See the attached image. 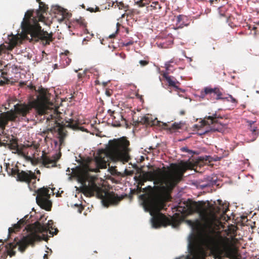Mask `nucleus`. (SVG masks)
I'll return each mask as SVG.
<instances>
[{
	"mask_svg": "<svg viewBox=\"0 0 259 259\" xmlns=\"http://www.w3.org/2000/svg\"><path fill=\"white\" fill-rule=\"evenodd\" d=\"M21 228V226L17 222V223L14 224L12 227H10L9 228V235H10L13 233H15L16 232L19 231Z\"/></svg>",
	"mask_w": 259,
	"mask_h": 259,
	"instance_id": "obj_24",
	"label": "nucleus"
},
{
	"mask_svg": "<svg viewBox=\"0 0 259 259\" xmlns=\"http://www.w3.org/2000/svg\"><path fill=\"white\" fill-rule=\"evenodd\" d=\"M96 11H99V8L98 7H97L96 8Z\"/></svg>",
	"mask_w": 259,
	"mask_h": 259,
	"instance_id": "obj_54",
	"label": "nucleus"
},
{
	"mask_svg": "<svg viewBox=\"0 0 259 259\" xmlns=\"http://www.w3.org/2000/svg\"><path fill=\"white\" fill-rule=\"evenodd\" d=\"M57 143H58L57 141H55V145H57Z\"/></svg>",
	"mask_w": 259,
	"mask_h": 259,
	"instance_id": "obj_56",
	"label": "nucleus"
},
{
	"mask_svg": "<svg viewBox=\"0 0 259 259\" xmlns=\"http://www.w3.org/2000/svg\"><path fill=\"white\" fill-rule=\"evenodd\" d=\"M28 215H25L23 218L22 219H20L18 223L20 224V225L21 226V228L22 226H24L27 224V222L28 221Z\"/></svg>",
	"mask_w": 259,
	"mask_h": 259,
	"instance_id": "obj_29",
	"label": "nucleus"
},
{
	"mask_svg": "<svg viewBox=\"0 0 259 259\" xmlns=\"http://www.w3.org/2000/svg\"><path fill=\"white\" fill-rule=\"evenodd\" d=\"M143 189V188H142V186H140V187H137V189L139 191V192H142Z\"/></svg>",
	"mask_w": 259,
	"mask_h": 259,
	"instance_id": "obj_39",
	"label": "nucleus"
},
{
	"mask_svg": "<svg viewBox=\"0 0 259 259\" xmlns=\"http://www.w3.org/2000/svg\"><path fill=\"white\" fill-rule=\"evenodd\" d=\"M34 172V174H38V175H40V170H38V169H36V170H35V172Z\"/></svg>",
	"mask_w": 259,
	"mask_h": 259,
	"instance_id": "obj_40",
	"label": "nucleus"
},
{
	"mask_svg": "<svg viewBox=\"0 0 259 259\" xmlns=\"http://www.w3.org/2000/svg\"><path fill=\"white\" fill-rule=\"evenodd\" d=\"M70 54L69 51L66 50L65 52L61 54V57L63 58V57H66Z\"/></svg>",
	"mask_w": 259,
	"mask_h": 259,
	"instance_id": "obj_35",
	"label": "nucleus"
},
{
	"mask_svg": "<svg viewBox=\"0 0 259 259\" xmlns=\"http://www.w3.org/2000/svg\"><path fill=\"white\" fill-rule=\"evenodd\" d=\"M17 244H15L14 242L9 243L7 244L5 247L8 254L10 256L12 257L14 256L16 254V251L14 249L16 247Z\"/></svg>",
	"mask_w": 259,
	"mask_h": 259,
	"instance_id": "obj_19",
	"label": "nucleus"
},
{
	"mask_svg": "<svg viewBox=\"0 0 259 259\" xmlns=\"http://www.w3.org/2000/svg\"><path fill=\"white\" fill-rule=\"evenodd\" d=\"M226 99H227L228 101H231L232 103H236L237 102V100L230 95H229V97L226 98Z\"/></svg>",
	"mask_w": 259,
	"mask_h": 259,
	"instance_id": "obj_30",
	"label": "nucleus"
},
{
	"mask_svg": "<svg viewBox=\"0 0 259 259\" xmlns=\"http://www.w3.org/2000/svg\"><path fill=\"white\" fill-rule=\"evenodd\" d=\"M232 35L228 33L224 35V40L225 42L230 43L232 41Z\"/></svg>",
	"mask_w": 259,
	"mask_h": 259,
	"instance_id": "obj_27",
	"label": "nucleus"
},
{
	"mask_svg": "<svg viewBox=\"0 0 259 259\" xmlns=\"http://www.w3.org/2000/svg\"><path fill=\"white\" fill-rule=\"evenodd\" d=\"M79 212L81 213V210H79Z\"/></svg>",
	"mask_w": 259,
	"mask_h": 259,
	"instance_id": "obj_60",
	"label": "nucleus"
},
{
	"mask_svg": "<svg viewBox=\"0 0 259 259\" xmlns=\"http://www.w3.org/2000/svg\"><path fill=\"white\" fill-rule=\"evenodd\" d=\"M96 84H99V81H98V80H96Z\"/></svg>",
	"mask_w": 259,
	"mask_h": 259,
	"instance_id": "obj_52",
	"label": "nucleus"
},
{
	"mask_svg": "<svg viewBox=\"0 0 259 259\" xmlns=\"http://www.w3.org/2000/svg\"><path fill=\"white\" fill-rule=\"evenodd\" d=\"M50 223L52 224L51 220L48 221L47 226L42 225L38 221L34 224L28 225L26 229L30 233L24 237L21 240L15 243V244L19 246L18 249L19 251L21 252H24L29 245H33L35 242L42 240V238L38 233H47L49 230L50 234L53 235L57 234L58 232L57 229H54V232H52V231L50 230V228L53 230L52 227L50 226L51 225Z\"/></svg>",
	"mask_w": 259,
	"mask_h": 259,
	"instance_id": "obj_6",
	"label": "nucleus"
},
{
	"mask_svg": "<svg viewBox=\"0 0 259 259\" xmlns=\"http://www.w3.org/2000/svg\"><path fill=\"white\" fill-rule=\"evenodd\" d=\"M38 4V10L35 12L34 10H29L25 13L21 26L22 31L26 34H30L32 40L35 41L41 40L43 45H48L54 39L53 33H48V32L41 30L38 22L45 21V17L43 13H46L49 8L42 2Z\"/></svg>",
	"mask_w": 259,
	"mask_h": 259,
	"instance_id": "obj_4",
	"label": "nucleus"
},
{
	"mask_svg": "<svg viewBox=\"0 0 259 259\" xmlns=\"http://www.w3.org/2000/svg\"><path fill=\"white\" fill-rule=\"evenodd\" d=\"M130 141L125 137L110 140L105 150L98 151L97 156L89 162L84 169L78 175L79 182L82 185L83 192L87 195H96L102 200L105 206L117 205L122 199L113 192L105 190L98 187L95 183L96 178L89 174V172H98L100 169L106 168L110 160L119 161L123 163L130 159Z\"/></svg>",
	"mask_w": 259,
	"mask_h": 259,
	"instance_id": "obj_1",
	"label": "nucleus"
},
{
	"mask_svg": "<svg viewBox=\"0 0 259 259\" xmlns=\"http://www.w3.org/2000/svg\"><path fill=\"white\" fill-rule=\"evenodd\" d=\"M181 150L183 152H188L189 153H193L192 151L188 149V148L187 147H182L181 148Z\"/></svg>",
	"mask_w": 259,
	"mask_h": 259,
	"instance_id": "obj_32",
	"label": "nucleus"
},
{
	"mask_svg": "<svg viewBox=\"0 0 259 259\" xmlns=\"http://www.w3.org/2000/svg\"><path fill=\"white\" fill-rule=\"evenodd\" d=\"M59 139V143H60V146H62L64 144V140H65V138H58Z\"/></svg>",
	"mask_w": 259,
	"mask_h": 259,
	"instance_id": "obj_36",
	"label": "nucleus"
},
{
	"mask_svg": "<svg viewBox=\"0 0 259 259\" xmlns=\"http://www.w3.org/2000/svg\"><path fill=\"white\" fill-rule=\"evenodd\" d=\"M253 29H257V28H256V27H254L253 28Z\"/></svg>",
	"mask_w": 259,
	"mask_h": 259,
	"instance_id": "obj_57",
	"label": "nucleus"
},
{
	"mask_svg": "<svg viewBox=\"0 0 259 259\" xmlns=\"http://www.w3.org/2000/svg\"><path fill=\"white\" fill-rule=\"evenodd\" d=\"M215 1H217L218 0H214Z\"/></svg>",
	"mask_w": 259,
	"mask_h": 259,
	"instance_id": "obj_62",
	"label": "nucleus"
},
{
	"mask_svg": "<svg viewBox=\"0 0 259 259\" xmlns=\"http://www.w3.org/2000/svg\"><path fill=\"white\" fill-rule=\"evenodd\" d=\"M0 242H2V240L0 239Z\"/></svg>",
	"mask_w": 259,
	"mask_h": 259,
	"instance_id": "obj_58",
	"label": "nucleus"
},
{
	"mask_svg": "<svg viewBox=\"0 0 259 259\" xmlns=\"http://www.w3.org/2000/svg\"><path fill=\"white\" fill-rule=\"evenodd\" d=\"M169 224H170V220L161 213L152 219V225L155 228L162 226H166Z\"/></svg>",
	"mask_w": 259,
	"mask_h": 259,
	"instance_id": "obj_13",
	"label": "nucleus"
},
{
	"mask_svg": "<svg viewBox=\"0 0 259 259\" xmlns=\"http://www.w3.org/2000/svg\"><path fill=\"white\" fill-rule=\"evenodd\" d=\"M163 40H164L162 39V41H161L157 42L156 44L158 47H160L161 48H166L168 47V45L171 44V41H169L168 44H166Z\"/></svg>",
	"mask_w": 259,
	"mask_h": 259,
	"instance_id": "obj_26",
	"label": "nucleus"
},
{
	"mask_svg": "<svg viewBox=\"0 0 259 259\" xmlns=\"http://www.w3.org/2000/svg\"><path fill=\"white\" fill-rule=\"evenodd\" d=\"M84 74H85L84 72H83V73H78L77 76H78V78L79 79L82 78Z\"/></svg>",
	"mask_w": 259,
	"mask_h": 259,
	"instance_id": "obj_37",
	"label": "nucleus"
},
{
	"mask_svg": "<svg viewBox=\"0 0 259 259\" xmlns=\"http://www.w3.org/2000/svg\"><path fill=\"white\" fill-rule=\"evenodd\" d=\"M153 187L148 186L143 189L142 192L153 193L145 196L143 200L144 206L146 209L153 211H159L162 209L164 206V203L167 197L169 195L171 191H168L166 193H163L156 190Z\"/></svg>",
	"mask_w": 259,
	"mask_h": 259,
	"instance_id": "obj_7",
	"label": "nucleus"
},
{
	"mask_svg": "<svg viewBox=\"0 0 259 259\" xmlns=\"http://www.w3.org/2000/svg\"><path fill=\"white\" fill-rule=\"evenodd\" d=\"M47 254H45L44 256V258H47Z\"/></svg>",
	"mask_w": 259,
	"mask_h": 259,
	"instance_id": "obj_50",
	"label": "nucleus"
},
{
	"mask_svg": "<svg viewBox=\"0 0 259 259\" xmlns=\"http://www.w3.org/2000/svg\"><path fill=\"white\" fill-rule=\"evenodd\" d=\"M143 176L147 181H153L155 188L163 193L172 191L182 179L183 174L178 169H156L144 172Z\"/></svg>",
	"mask_w": 259,
	"mask_h": 259,
	"instance_id": "obj_5",
	"label": "nucleus"
},
{
	"mask_svg": "<svg viewBox=\"0 0 259 259\" xmlns=\"http://www.w3.org/2000/svg\"><path fill=\"white\" fill-rule=\"evenodd\" d=\"M115 36V34H112L109 35L110 38H113Z\"/></svg>",
	"mask_w": 259,
	"mask_h": 259,
	"instance_id": "obj_45",
	"label": "nucleus"
},
{
	"mask_svg": "<svg viewBox=\"0 0 259 259\" xmlns=\"http://www.w3.org/2000/svg\"><path fill=\"white\" fill-rule=\"evenodd\" d=\"M16 101V99L8 98L7 100V103L3 104V106L4 107L5 110H7L9 109L11 107V104H13Z\"/></svg>",
	"mask_w": 259,
	"mask_h": 259,
	"instance_id": "obj_25",
	"label": "nucleus"
},
{
	"mask_svg": "<svg viewBox=\"0 0 259 259\" xmlns=\"http://www.w3.org/2000/svg\"><path fill=\"white\" fill-rule=\"evenodd\" d=\"M6 170L8 174L15 177L17 181L25 182L29 186L31 182L33 184L35 183L37 177L34 172L31 170H20L16 165L12 167L9 165L7 166Z\"/></svg>",
	"mask_w": 259,
	"mask_h": 259,
	"instance_id": "obj_8",
	"label": "nucleus"
},
{
	"mask_svg": "<svg viewBox=\"0 0 259 259\" xmlns=\"http://www.w3.org/2000/svg\"><path fill=\"white\" fill-rule=\"evenodd\" d=\"M151 7L153 10H157L161 9V7L158 2H152L151 4Z\"/></svg>",
	"mask_w": 259,
	"mask_h": 259,
	"instance_id": "obj_28",
	"label": "nucleus"
},
{
	"mask_svg": "<svg viewBox=\"0 0 259 259\" xmlns=\"http://www.w3.org/2000/svg\"><path fill=\"white\" fill-rule=\"evenodd\" d=\"M139 3V5L140 7H143L145 6V4H144L142 1H140Z\"/></svg>",
	"mask_w": 259,
	"mask_h": 259,
	"instance_id": "obj_41",
	"label": "nucleus"
},
{
	"mask_svg": "<svg viewBox=\"0 0 259 259\" xmlns=\"http://www.w3.org/2000/svg\"><path fill=\"white\" fill-rule=\"evenodd\" d=\"M112 91L109 89H106L105 91V94L107 97H110L112 94Z\"/></svg>",
	"mask_w": 259,
	"mask_h": 259,
	"instance_id": "obj_33",
	"label": "nucleus"
},
{
	"mask_svg": "<svg viewBox=\"0 0 259 259\" xmlns=\"http://www.w3.org/2000/svg\"><path fill=\"white\" fill-rule=\"evenodd\" d=\"M250 125V131L251 132L252 139L251 141H254L258 135V132L257 127L252 126V124L254 123L253 121H249L248 122Z\"/></svg>",
	"mask_w": 259,
	"mask_h": 259,
	"instance_id": "obj_20",
	"label": "nucleus"
},
{
	"mask_svg": "<svg viewBox=\"0 0 259 259\" xmlns=\"http://www.w3.org/2000/svg\"><path fill=\"white\" fill-rule=\"evenodd\" d=\"M5 84V82L2 81V80H0V85H4Z\"/></svg>",
	"mask_w": 259,
	"mask_h": 259,
	"instance_id": "obj_47",
	"label": "nucleus"
},
{
	"mask_svg": "<svg viewBox=\"0 0 259 259\" xmlns=\"http://www.w3.org/2000/svg\"><path fill=\"white\" fill-rule=\"evenodd\" d=\"M223 89L219 87L212 88L210 87H206L203 88L198 95L202 100L207 99L212 102L223 99L222 98Z\"/></svg>",
	"mask_w": 259,
	"mask_h": 259,
	"instance_id": "obj_9",
	"label": "nucleus"
},
{
	"mask_svg": "<svg viewBox=\"0 0 259 259\" xmlns=\"http://www.w3.org/2000/svg\"><path fill=\"white\" fill-rule=\"evenodd\" d=\"M66 123H67L65 125L66 127L71 128L73 130H76L78 128V122L77 120L73 118H68L65 119Z\"/></svg>",
	"mask_w": 259,
	"mask_h": 259,
	"instance_id": "obj_18",
	"label": "nucleus"
},
{
	"mask_svg": "<svg viewBox=\"0 0 259 259\" xmlns=\"http://www.w3.org/2000/svg\"><path fill=\"white\" fill-rule=\"evenodd\" d=\"M163 77L167 81L169 87H172L177 90H179V88L177 84H180L178 81H176V79L173 76H170L168 75L167 73H164L163 74Z\"/></svg>",
	"mask_w": 259,
	"mask_h": 259,
	"instance_id": "obj_17",
	"label": "nucleus"
},
{
	"mask_svg": "<svg viewBox=\"0 0 259 259\" xmlns=\"http://www.w3.org/2000/svg\"><path fill=\"white\" fill-rule=\"evenodd\" d=\"M176 259H181V258H177Z\"/></svg>",
	"mask_w": 259,
	"mask_h": 259,
	"instance_id": "obj_61",
	"label": "nucleus"
},
{
	"mask_svg": "<svg viewBox=\"0 0 259 259\" xmlns=\"http://www.w3.org/2000/svg\"><path fill=\"white\" fill-rule=\"evenodd\" d=\"M165 127L169 130L170 132H175L181 128L182 123L175 122L172 123L170 126H168L166 123L164 124Z\"/></svg>",
	"mask_w": 259,
	"mask_h": 259,
	"instance_id": "obj_21",
	"label": "nucleus"
},
{
	"mask_svg": "<svg viewBox=\"0 0 259 259\" xmlns=\"http://www.w3.org/2000/svg\"><path fill=\"white\" fill-rule=\"evenodd\" d=\"M214 2V0H209V2L210 3V5H212Z\"/></svg>",
	"mask_w": 259,
	"mask_h": 259,
	"instance_id": "obj_48",
	"label": "nucleus"
},
{
	"mask_svg": "<svg viewBox=\"0 0 259 259\" xmlns=\"http://www.w3.org/2000/svg\"><path fill=\"white\" fill-rule=\"evenodd\" d=\"M108 113L110 115L112 119V124L114 126H120L121 125L120 121L124 120L123 116L120 112H115L109 109L108 110Z\"/></svg>",
	"mask_w": 259,
	"mask_h": 259,
	"instance_id": "obj_14",
	"label": "nucleus"
},
{
	"mask_svg": "<svg viewBox=\"0 0 259 259\" xmlns=\"http://www.w3.org/2000/svg\"><path fill=\"white\" fill-rule=\"evenodd\" d=\"M30 89L35 91V95H30L28 98L27 103H17L14 106V109L4 112L0 114V128L5 129L9 121H15L20 117H26L34 109L35 117L38 118L39 116L44 115L47 121L53 120L56 126L58 128L51 127L43 131L41 135L45 138H50V133L54 134L58 132V138H65L66 136V131H65L62 125L58 122L60 120V114L57 109L50 108V106L53 105L50 100L51 94L47 90L36 87L32 84L29 86Z\"/></svg>",
	"mask_w": 259,
	"mask_h": 259,
	"instance_id": "obj_3",
	"label": "nucleus"
},
{
	"mask_svg": "<svg viewBox=\"0 0 259 259\" xmlns=\"http://www.w3.org/2000/svg\"><path fill=\"white\" fill-rule=\"evenodd\" d=\"M48 188H42L38 189L36 192L37 193L36 197V201L37 204L42 209L49 211L51 209L52 202L50 200V194Z\"/></svg>",
	"mask_w": 259,
	"mask_h": 259,
	"instance_id": "obj_10",
	"label": "nucleus"
},
{
	"mask_svg": "<svg viewBox=\"0 0 259 259\" xmlns=\"http://www.w3.org/2000/svg\"><path fill=\"white\" fill-rule=\"evenodd\" d=\"M139 63L142 66H145L148 64L149 62L146 60H140Z\"/></svg>",
	"mask_w": 259,
	"mask_h": 259,
	"instance_id": "obj_31",
	"label": "nucleus"
},
{
	"mask_svg": "<svg viewBox=\"0 0 259 259\" xmlns=\"http://www.w3.org/2000/svg\"><path fill=\"white\" fill-rule=\"evenodd\" d=\"M60 155L55 154L52 157L47 156L45 154H43L41 157V160L43 165L47 168H51L56 167L57 162L60 159Z\"/></svg>",
	"mask_w": 259,
	"mask_h": 259,
	"instance_id": "obj_12",
	"label": "nucleus"
},
{
	"mask_svg": "<svg viewBox=\"0 0 259 259\" xmlns=\"http://www.w3.org/2000/svg\"><path fill=\"white\" fill-rule=\"evenodd\" d=\"M137 122L138 123L150 126L157 125L159 122L158 120L153 121L150 118V117L146 116L140 117L138 118Z\"/></svg>",
	"mask_w": 259,
	"mask_h": 259,
	"instance_id": "obj_16",
	"label": "nucleus"
},
{
	"mask_svg": "<svg viewBox=\"0 0 259 259\" xmlns=\"http://www.w3.org/2000/svg\"><path fill=\"white\" fill-rule=\"evenodd\" d=\"M208 132V131H205V132H204L203 133H199V134L200 135H204V134L207 133Z\"/></svg>",
	"mask_w": 259,
	"mask_h": 259,
	"instance_id": "obj_43",
	"label": "nucleus"
},
{
	"mask_svg": "<svg viewBox=\"0 0 259 259\" xmlns=\"http://www.w3.org/2000/svg\"><path fill=\"white\" fill-rule=\"evenodd\" d=\"M103 84L104 86H105L106 85L107 83L106 82H103Z\"/></svg>",
	"mask_w": 259,
	"mask_h": 259,
	"instance_id": "obj_53",
	"label": "nucleus"
},
{
	"mask_svg": "<svg viewBox=\"0 0 259 259\" xmlns=\"http://www.w3.org/2000/svg\"><path fill=\"white\" fill-rule=\"evenodd\" d=\"M121 58H122V59H125L126 58V55L125 54H123V53H120L119 54Z\"/></svg>",
	"mask_w": 259,
	"mask_h": 259,
	"instance_id": "obj_38",
	"label": "nucleus"
},
{
	"mask_svg": "<svg viewBox=\"0 0 259 259\" xmlns=\"http://www.w3.org/2000/svg\"><path fill=\"white\" fill-rule=\"evenodd\" d=\"M208 186V184H204V185H201V186L202 187V188H205V187H206Z\"/></svg>",
	"mask_w": 259,
	"mask_h": 259,
	"instance_id": "obj_46",
	"label": "nucleus"
},
{
	"mask_svg": "<svg viewBox=\"0 0 259 259\" xmlns=\"http://www.w3.org/2000/svg\"><path fill=\"white\" fill-rule=\"evenodd\" d=\"M134 41L133 40H130L125 41L123 43V45L124 46H128L133 45Z\"/></svg>",
	"mask_w": 259,
	"mask_h": 259,
	"instance_id": "obj_34",
	"label": "nucleus"
},
{
	"mask_svg": "<svg viewBox=\"0 0 259 259\" xmlns=\"http://www.w3.org/2000/svg\"><path fill=\"white\" fill-rule=\"evenodd\" d=\"M181 15H179L178 17H177V19H178V22H180V20H181Z\"/></svg>",
	"mask_w": 259,
	"mask_h": 259,
	"instance_id": "obj_44",
	"label": "nucleus"
},
{
	"mask_svg": "<svg viewBox=\"0 0 259 259\" xmlns=\"http://www.w3.org/2000/svg\"><path fill=\"white\" fill-rule=\"evenodd\" d=\"M190 209L193 212H199L201 211L202 206L201 205L196 202H193L190 204Z\"/></svg>",
	"mask_w": 259,
	"mask_h": 259,
	"instance_id": "obj_22",
	"label": "nucleus"
},
{
	"mask_svg": "<svg viewBox=\"0 0 259 259\" xmlns=\"http://www.w3.org/2000/svg\"><path fill=\"white\" fill-rule=\"evenodd\" d=\"M134 179L136 182L137 183L138 187H140V186H143L144 185V183L147 181L143 175H140L138 177H135Z\"/></svg>",
	"mask_w": 259,
	"mask_h": 259,
	"instance_id": "obj_23",
	"label": "nucleus"
},
{
	"mask_svg": "<svg viewBox=\"0 0 259 259\" xmlns=\"http://www.w3.org/2000/svg\"><path fill=\"white\" fill-rule=\"evenodd\" d=\"M184 114H185V111H181V115H184Z\"/></svg>",
	"mask_w": 259,
	"mask_h": 259,
	"instance_id": "obj_49",
	"label": "nucleus"
},
{
	"mask_svg": "<svg viewBox=\"0 0 259 259\" xmlns=\"http://www.w3.org/2000/svg\"><path fill=\"white\" fill-rule=\"evenodd\" d=\"M36 2H37V3H39V2H41V1H40V0H36Z\"/></svg>",
	"mask_w": 259,
	"mask_h": 259,
	"instance_id": "obj_55",
	"label": "nucleus"
},
{
	"mask_svg": "<svg viewBox=\"0 0 259 259\" xmlns=\"http://www.w3.org/2000/svg\"><path fill=\"white\" fill-rule=\"evenodd\" d=\"M68 60V63H69V62H70V59H69V58H67ZM67 63H68V61L66 62Z\"/></svg>",
	"mask_w": 259,
	"mask_h": 259,
	"instance_id": "obj_51",
	"label": "nucleus"
},
{
	"mask_svg": "<svg viewBox=\"0 0 259 259\" xmlns=\"http://www.w3.org/2000/svg\"><path fill=\"white\" fill-rule=\"evenodd\" d=\"M88 10L90 11L91 12H95L94 8H90L88 9Z\"/></svg>",
	"mask_w": 259,
	"mask_h": 259,
	"instance_id": "obj_42",
	"label": "nucleus"
},
{
	"mask_svg": "<svg viewBox=\"0 0 259 259\" xmlns=\"http://www.w3.org/2000/svg\"><path fill=\"white\" fill-rule=\"evenodd\" d=\"M219 118H222L214 113L211 116H206L203 120V123L204 125H210V131L224 133L227 126L226 124H222L219 122Z\"/></svg>",
	"mask_w": 259,
	"mask_h": 259,
	"instance_id": "obj_11",
	"label": "nucleus"
},
{
	"mask_svg": "<svg viewBox=\"0 0 259 259\" xmlns=\"http://www.w3.org/2000/svg\"><path fill=\"white\" fill-rule=\"evenodd\" d=\"M29 147L30 146L28 145H18L17 144H16L15 145H12L11 146V149L14 150L13 152L14 153H17L19 155H20L27 158V155L28 154V152L26 151V150L27 148Z\"/></svg>",
	"mask_w": 259,
	"mask_h": 259,
	"instance_id": "obj_15",
	"label": "nucleus"
},
{
	"mask_svg": "<svg viewBox=\"0 0 259 259\" xmlns=\"http://www.w3.org/2000/svg\"><path fill=\"white\" fill-rule=\"evenodd\" d=\"M186 222L199 239L190 242L189 255L185 259H205L207 250L217 257L238 259V249L236 245V238L221 235L213 237L209 235L221 223L215 214L210 213L209 215L202 216L200 220H187Z\"/></svg>",
	"mask_w": 259,
	"mask_h": 259,
	"instance_id": "obj_2",
	"label": "nucleus"
},
{
	"mask_svg": "<svg viewBox=\"0 0 259 259\" xmlns=\"http://www.w3.org/2000/svg\"><path fill=\"white\" fill-rule=\"evenodd\" d=\"M168 66H167V67H166V69H167V70H168Z\"/></svg>",
	"mask_w": 259,
	"mask_h": 259,
	"instance_id": "obj_59",
	"label": "nucleus"
}]
</instances>
